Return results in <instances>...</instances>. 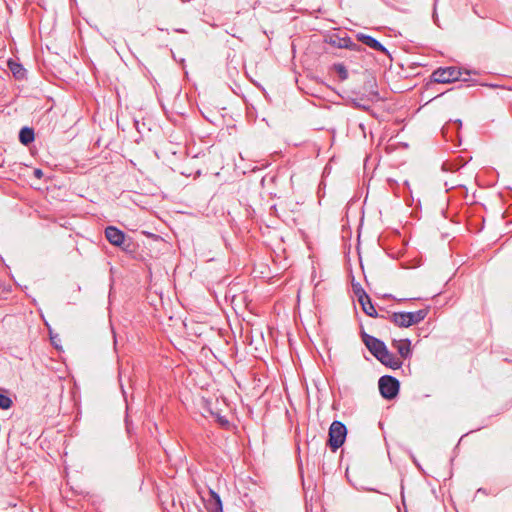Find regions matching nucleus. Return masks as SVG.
I'll return each instance as SVG.
<instances>
[{"label":"nucleus","mask_w":512,"mask_h":512,"mask_svg":"<svg viewBox=\"0 0 512 512\" xmlns=\"http://www.w3.org/2000/svg\"><path fill=\"white\" fill-rule=\"evenodd\" d=\"M7 64L8 68L10 69V71L16 79L20 80L25 78L26 69L23 67L21 63H18L10 59Z\"/></svg>","instance_id":"14"},{"label":"nucleus","mask_w":512,"mask_h":512,"mask_svg":"<svg viewBox=\"0 0 512 512\" xmlns=\"http://www.w3.org/2000/svg\"><path fill=\"white\" fill-rule=\"evenodd\" d=\"M126 429H127V432L130 433V425H129V422L127 419H126Z\"/></svg>","instance_id":"22"},{"label":"nucleus","mask_w":512,"mask_h":512,"mask_svg":"<svg viewBox=\"0 0 512 512\" xmlns=\"http://www.w3.org/2000/svg\"><path fill=\"white\" fill-rule=\"evenodd\" d=\"M105 237L107 241L116 247L122 249L126 253H133V243L131 238L126 237V234L115 226H107L105 228Z\"/></svg>","instance_id":"2"},{"label":"nucleus","mask_w":512,"mask_h":512,"mask_svg":"<svg viewBox=\"0 0 512 512\" xmlns=\"http://www.w3.org/2000/svg\"><path fill=\"white\" fill-rule=\"evenodd\" d=\"M372 94H373L374 96H376V97H378V95H379L377 91L372 92Z\"/></svg>","instance_id":"23"},{"label":"nucleus","mask_w":512,"mask_h":512,"mask_svg":"<svg viewBox=\"0 0 512 512\" xmlns=\"http://www.w3.org/2000/svg\"><path fill=\"white\" fill-rule=\"evenodd\" d=\"M50 340H51L52 345H53L55 348H59V347H60V346H59V344H58V342H59L60 340H59V338H58V336H57V335H56V336H52V335H51V336H50Z\"/></svg>","instance_id":"21"},{"label":"nucleus","mask_w":512,"mask_h":512,"mask_svg":"<svg viewBox=\"0 0 512 512\" xmlns=\"http://www.w3.org/2000/svg\"><path fill=\"white\" fill-rule=\"evenodd\" d=\"M361 101H362V98L361 99H352L351 103H352L353 107H355L357 109H361L363 111L369 110V108H370L369 105L363 104Z\"/></svg>","instance_id":"18"},{"label":"nucleus","mask_w":512,"mask_h":512,"mask_svg":"<svg viewBox=\"0 0 512 512\" xmlns=\"http://www.w3.org/2000/svg\"><path fill=\"white\" fill-rule=\"evenodd\" d=\"M362 307V310L363 312L370 316V317H380V318H383V319H387L388 317L384 316V315H379L377 310L375 309L372 301H371V298L369 295H365L364 296V299H359L358 301Z\"/></svg>","instance_id":"11"},{"label":"nucleus","mask_w":512,"mask_h":512,"mask_svg":"<svg viewBox=\"0 0 512 512\" xmlns=\"http://www.w3.org/2000/svg\"><path fill=\"white\" fill-rule=\"evenodd\" d=\"M376 359L386 367H389L394 370L401 368L403 364L402 360L395 356L392 352H390L387 347L381 352V354Z\"/></svg>","instance_id":"7"},{"label":"nucleus","mask_w":512,"mask_h":512,"mask_svg":"<svg viewBox=\"0 0 512 512\" xmlns=\"http://www.w3.org/2000/svg\"><path fill=\"white\" fill-rule=\"evenodd\" d=\"M353 291L359 299H364L365 295H368L359 283L353 284Z\"/></svg>","instance_id":"17"},{"label":"nucleus","mask_w":512,"mask_h":512,"mask_svg":"<svg viewBox=\"0 0 512 512\" xmlns=\"http://www.w3.org/2000/svg\"><path fill=\"white\" fill-rule=\"evenodd\" d=\"M462 72L460 69L451 67H440L436 69L431 78L436 83H451L460 80Z\"/></svg>","instance_id":"5"},{"label":"nucleus","mask_w":512,"mask_h":512,"mask_svg":"<svg viewBox=\"0 0 512 512\" xmlns=\"http://www.w3.org/2000/svg\"><path fill=\"white\" fill-rule=\"evenodd\" d=\"M428 313L429 310L427 308L413 312H393L387 319L397 327L408 328L423 321Z\"/></svg>","instance_id":"1"},{"label":"nucleus","mask_w":512,"mask_h":512,"mask_svg":"<svg viewBox=\"0 0 512 512\" xmlns=\"http://www.w3.org/2000/svg\"><path fill=\"white\" fill-rule=\"evenodd\" d=\"M392 345L394 348L397 349L399 355L402 358L407 359L411 356L412 351H411V340L410 339L406 338V339H401V340H394Z\"/></svg>","instance_id":"10"},{"label":"nucleus","mask_w":512,"mask_h":512,"mask_svg":"<svg viewBox=\"0 0 512 512\" xmlns=\"http://www.w3.org/2000/svg\"><path fill=\"white\" fill-rule=\"evenodd\" d=\"M361 338L366 348L375 358H377L381 354V352L387 347L382 340L374 336H371L364 331L361 333Z\"/></svg>","instance_id":"6"},{"label":"nucleus","mask_w":512,"mask_h":512,"mask_svg":"<svg viewBox=\"0 0 512 512\" xmlns=\"http://www.w3.org/2000/svg\"><path fill=\"white\" fill-rule=\"evenodd\" d=\"M12 406V400L9 396L0 393V408L1 409H9Z\"/></svg>","instance_id":"16"},{"label":"nucleus","mask_w":512,"mask_h":512,"mask_svg":"<svg viewBox=\"0 0 512 512\" xmlns=\"http://www.w3.org/2000/svg\"><path fill=\"white\" fill-rule=\"evenodd\" d=\"M335 44L339 48H346L354 51H361L362 47L358 43L354 42L350 37H339Z\"/></svg>","instance_id":"12"},{"label":"nucleus","mask_w":512,"mask_h":512,"mask_svg":"<svg viewBox=\"0 0 512 512\" xmlns=\"http://www.w3.org/2000/svg\"><path fill=\"white\" fill-rule=\"evenodd\" d=\"M33 175H34L35 178L41 179L43 177L44 173H43V171L40 168H35L33 170Z\"/></svg>","instance_id":"20"},{"label":"nucleus","mask_w":512,"mask_h":512,"mask_svg":"<svg viewBox=\"0 0 512 512\" xmlns=\"http://www.w3.org/2000/svg\"><path fill=\"white\" fill-rule=\"evenodd\" d=\"M379 391L384 399L392 400L399 394L400 382L391 375H383L378 381Z\"/></svg>","instance_id":"4"},{"label":"nucleus","mask_w":512,"mask_h":512,"mask_svg":"<svg viewBox=\"0 0 512 512\" xmlns=\"http://www.w3.org/2000/svg\"><path fill=\"white\" fill-rule=\"evenodd\" d=\"M346 435V426L340 421H333L329 428L327 445L335 452L344 444Z\"/></svg>","instance_id":"3"},{"label":"nucleus","mask_w":512,"mask_h":512,"mask_svg":"<svg viewBox=\"0 0 512 512\" xmlns=\"http://www.w3.org/2000/svg\"><path fill=\"white\" fill-rule=\"evenodd\" d=\"M210 498L206 502V509L208 512H223V505L221 498L217 492L210 489Z\"/></svg>","instance_id":"9"},{"label":"nucleus","mask_w":512,"mask_h":512,"mask_svg":"<svg viewBox=\"0 0 512 512\" xmlns=\"http://www.w3.org/2000/svg\"><path fill=\"white\" fill-rule=\"evenodd\" d=\"M334 70L338 74L339 79L341 81H344L348 78V71H347L346 67L344 66V64H342V63L334 64Z\"/></svg>","instance_id":"15"},{"label":"nucleus","mask_w":512,"mask_h":512,"mask_svg":"<svg viewBox=\"0 0 512 512\" xmlns=\"http://www.w3.org/2000/svg\"><path fill=\"white\" fill-rule=\"evenodd\" d=\"M35 139V132L33 128H30L28 126H25L21 128L19 132V141L25 145L28 146L31 144Z\"/></svg>","instance_id":"13"},{"label":"nucleus","mask_w":512,"mask_h":512,"mask_svg":"<svg viewBox=\"0 0 512 512\" xmlns=\"http://www.w3.org/2000/svg\"><path fill=\"white\" fill-rule=\"evenodd\" d=\"M216 421L222 427H227L229 425L228 419L225 416H222V415H217Z\"/></svg>","instance_id":"19"},{"label":"nucleus","mask_w":512,"mask_h":512,"mask_svg":"<svg viewBox=\"0 0 512 512\" xmlns=\"http://www.w3.org/2000/svg\"><path fill=\"white\" fill-rule=\"evenodd\" d=\"M357 40L375 51H379L387 56H390L389 51L377 39L370 35L358 33Z\"/></svg>","instance_id":"8"}]
</instances>
